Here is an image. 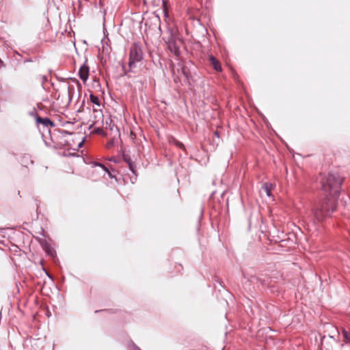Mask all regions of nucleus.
Returning a JSON list of instances; mask_svg holds the SVG:
<instances>
[{
  "label": "nucleus",
  "instance_id": "1",
  "mask_svg": "<svg viewBox=\"0 0 350 350\" xmlns=\"http://www.w3.org/2000/svg\"><path fill=\"white\" fill-rule=\"evenodd\" d=\"M342 182L343 178L338 173H329L322 179V189L326 197L312 209L314 217L317 221H324L336 211L340 193L339 188Z\"/></svg>",
  "mask_w": 350,
  "mask_h": 350
},
{
  "label": "nucleus",
  "instance_id": "2",
  "mask_svg": "<svg viewBox=\"0 0 350 350\" xmlns=\"http://www.w3.org/2000/svg\"><path fill=\"white\" fill-rule=\"evenodd\" d=\"M144 58L143 46L139 42H134L129 49V67L130 70Z\"/></svg>",
  "mask_w": 350,
  "mask_h": 350
},
{
  "label": "nucleus",
  "instance_id": "3",
  "mask_svg": "<svg viewBox=\"0 0 350 350\" xmlns=\"http://www.w3.org/2000/svg\"><path fill=\"white\" fill-rule=\"evenodd\" d=\"M165 42L167 44L169 50L178 57L180 55V50L174 37L171 35L167 38V40H165Z\"/></svg>",
  "mask_w": 350,
  "mask_h": 350
},
{
  "label": "nucleus",
  "instance_id": "4",
  "mask_svg": "<svg viewBox=\"0 0 350 350\" xmlns=\"http://www.w3.org/2000/svg\"><path fill=\"white\" fill-rule=\"evenodd\" d=\"M209 61L216 71L219 72L221 70L220 62L213 55H211L209 56Z\"/></svg>",
  "mask_w": 350,
  "mask_h": 350
},
{
  "label": "nucleus",
  "instance_id": "5",
  "mask_svg": "<svg viewBox=\"0 0 350 350\" xmlns=\"http://www.w3.org/2000/svg\"><path fill=\"white\" fill-rule=\"evenodd\" d=\"M89 68L83 66L80 68L79 77L83 81H86L88 78Z\"/></svg>",
  "mask_w": 350,
  "mask_h": 350
},
{
  "label": "nucleus",
  "instance_id": "6",
  "mask_svg": "<svg viewBox=\"0 0 350 350\" xmlns=\"http://www.w3.org/2000/svg\"><path fill=\"white\" fill-rule=\"evenodd\" d=\"M36 122L38 123H40V124L44 125L46 126H48L49 125H50V126L54 125L53 122L48 118H42L40 117H38L36 118Z\"/></svg>",
  "mask_w": 350,
  "mask_h": 350
},
{
  "label": "nucleus",
  "instance_id": "7",
  "mask_svg": "<svg viewBox=\"0 0 350 350\" xmlns=\"http://www.w3.org/2000/svg\"><path fill=\"white\" fill-rule=\"evenodd\" d=\"M273 188V185L270 183H265L262 186V189L266 193L267 196H271V191Z\"/></svg>",
  "mask_w": 350,
  "mask_h": 350
},
{
  "label": "nucleus",
  "instance_id": "8",
  "mask_svg": "<svg viewBox=\"0 0 350 350\" xmlns=\"http://www.w3.org/2000/svg\"><path fill=\"white\" fill-rule=\"evenodd\" d=\"M90 99L93 104L98 107L100 105L99 98L97 96L91 94L90 96Z\"/></svg>",
  "mask_w": 350,
  "mask_h": 350
},
{
  "label": "nucleus",
  "instance_id": "9",
  "mask_svg": "<svg viewBox=\"0 0 350 350\" xmlns=\"http://www.w3.org/2000/svg\"><path fill=\"white\" fill-rule=\"evenodd\" d=\"M342 333V336H343L344 338L345 339V340L347 342H349L350 341V331L343 329Z\"/></svg>",
  "mask_w": 350,
  "mask_h": 350
},
{
  "label": "nucleus",
  "instance_id": "10",
  "mask_svg": "<svg viewBox=\"0 0 350 350\" xmlns=\"http://www.w3.org/2000/svg\"><path fill=\"white\" fill-rule=\"evenodd\" d=\"M129 167V169L131 170V171L133 173V174H135V163L132 161L131 159H129V163L128 164Z\"/></svg>",
  "mask_w": 350,
  "mask_h": 350
},
{
  "label": "nucleus",
  "instance_id": "11",
  "mask_svg": "<svg viewBox=\"0 0 350 350\" xmlns=\"http://www.w3.org/2000/svg\"><path fill=\"white\" fill-rule=\"evenodd\" d=\"M43 248L48 254L52 255V251L51 250V247L47 243H46L45 245L43 246Z\"/></svg>",
  "mask_w": 350,
  "mask_h": 350
},
{
  "label": "nucleus",
  "instance_id": "12",
  "mask_svg": "<svg viewBox=\"0 0 350 350\" xmlns=\"http://www.w3.org/2000/svg\"><path fill=\"white\" fill-rule=\"evenodd\" d=\"M129 350H141L135 343L131 342L129 344Z\"/></svg>",
  "mask_w": 350,
  "mask_h": 350
},
{
  "label": "nucleus",
  "instance_id": "13",
  "mask_svg": "<svg viewBox=\"0 0 350 350\" xmlns=\"http://www.w3.org/2000/svg\"><path fill=\"white\" fill-rule=\"evenodd\" d=\"M96 165L99 166V167H100L105 172H107L109 176H111V174L110 172L108 170V169L103 164L97 163Z\"/></svg>",
  "mask_w": 350,
  "mask_h": 350
},
{
  "label": "nucleus",
  "instance_id": "14",
  "mask_svg": "<svg viewBox=\"0 0 350 350\" xmlns=\"http://www.w3.org/2000/svg\"><path fill=\"white\" fill-rule=\"evenodd\" d=\"M176 145L180 148H184V144L180 142H177Z\"/></svg>",
  "mask_w": 350,
  "mask_h": 350
},
{
  "label": "nucleus",
  "instance_id": "15",
  "mask_svg": "<svg viewBox=\"0 0 350 350\" xmlns=\"http://www.w3.org/2000/svg\"><path fill=\"white\" fill-rule=\"evenodd\" d=\"M129 159H131L130 158V157H129V156H125V155L124 156V160L125 161V162H126L127 164H129Z\"/></svg>",
  "mask_w": 350,
  "mask_h": 350
},
{
  "label": "nucleus",
  "instance_id": "16",
  "mask_svg": "<svg viewBox=\"0 0 350 350\" xmlns=\"http://www.w3.org/2000/svg\"><path fill=\"white\" fill-rule=\"evenodd\" d=\"M84 139H83L78 145V148H81L83 144Z\"/></svg>",
  "mask_w": 350,
  "mask_h": 350
},
{
  "label": "nucleus",
  "instance_id": "17",
  "mask_svg": "<svg viewBox=\"0 0 350 350\" xmlns=\"http://www.w3.org/2000/svg\"><path fill=\"white\" fill-rule=\"evenodd\" d=\"M3 66V61L0 59V67Z\"/></svg>",
  "mask_w": 350,
  "mask_h": 350
}]
</instances>
